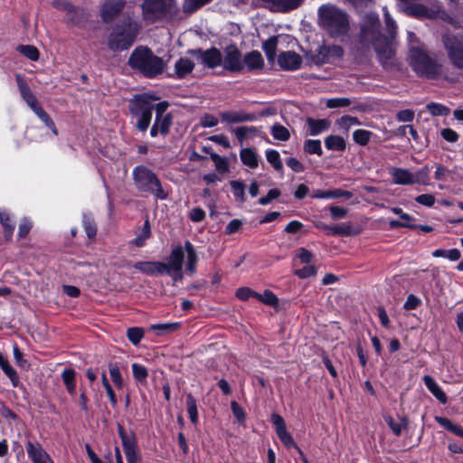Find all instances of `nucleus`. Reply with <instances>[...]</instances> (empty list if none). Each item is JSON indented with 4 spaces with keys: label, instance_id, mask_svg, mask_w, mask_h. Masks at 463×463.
<instances>
[{
    "label": "nucleus",
    "instance_id": "412c9836",
    "mask_svg": "<svg viewBox=\"0 0 463 463\" xmlns=\"http://www.w3.org/2000/svg\"><path fill=\"white\" fill-rule=\"evenodd\" d=\"M306 122L308 127L309 135L311 136L320 135L326 131L331 126V122L327 118L315 119L307 118Z\"/></svg>",
    "mask_w": 463,
    "mask_h": 463
},
{
    "label": "nucleus",
    "instance_id": "cd10ccee",
    "mask_svg": "<svg viewBox=\"0 0 463 463\" xmlns=\"http://www.w3.org/2000/svg\"><path fill=\"white\" fill-rule=\"evenodd\" d=\"M325 146L328 150L344 151L346 147L345 140L335 135H330L325 138Z\"/></svg>",
    "mask_w": 463,
    "mask_h": 463
},
{
    "label": "nucleus",
    "instance_id": "052dcab7",
    "mask_svg": "<svg viewBox=\"0 0 463 463\" xmlns=\"http://www.w3.org/2000/svg\"><path fill=\"white\" fill-rule=\"evenodd\" d=\"M271 133L279 140H287L289 135L288 129L281 125H274L271 128Z\"/></svg>",
    "mask_w": 463,
    "mask_h": 463
},
{
    "label": "nucleus",
    "instance_id": "8fccbe9b",
    "mask_svg": "<svg viewBox=\"0 0 463 463\" xmlns=\"http://www.w3.org/2000/svg\"><path fill=\"white\" fill-rule=\"evenodd\" d=\"M172 118L169 114L164 117L156 118L155 123L158 124L157 127L160 129V134L166 135L171 126Z\"/></svg>",
    "mask_w": 463,
    "mask_h": 463
},
{
    "label": "nucleus",
    "instance_id": "864d4df0",
    "mask_svg": "<svg viewBox=\"0 0 463 463\" xmlns=\"http://www.w3.org/2000/svg\"><path fill=\"white\" fill-rule=\"evenodd\" d=\"M260 302L265 305L273 307L274 308H277L278 305H279V298L276 297V295L272 291L266 289L262 293V298H261Z\"/></svg>",
    "mask_w": 463,
    "mask_h": 463
},
{
    "label": "nucleus",
    "instance_id": "7c9ffc66",
    "mask_svg": "<svg viewBox=\"0 0 463 463\" xmlns=\"http://www.w3.org/2000/svg\"><path fill=\"white\" fill-rule=\"evenodd\" d=\"M75 376L76 373L73 369H65L61 373L62 381L71 395H74L76 392Z\"/></svg>",
    "mask_w": 463,
    "mask_h": 463
},
{
    "label": "nucleus",
    "instance_id": "bb28decb",
    "mask_svg": "<svg viewBox=\"0 0 463 463\" xmlns=\"http://www.w3.org/2000/svg\"><path fill=\"white\" fill-rule=\"evenodd\" d=\"M284 40V36H273L268 39L265 43H263V51L266 53V56L269 61H273L276 55V48L279 42Z\"/></svg>",
    "mask_w": 463,
    "mask_h": 463
},
{
    "label": "nucleus",
    "instance_id": "79ce46f5",
    "mask_svg": "<svg viewBox=\"0 0 463 463\" xmlns=\"http://www.w3.org/2000/svg\"><path fill=\"white\" fill-rule=\"evenodd\" d=\"M131 367L134 378L141 383H145L148 376L147 369L137 363L132 364Z\"/></svg>",
    "mask_w": 463,
    "mask_h": 463
},
{
    "label": "nucleus",
    "instance_id": "603ef678",
    "mask_svg": "<svg viewBox=\"0 0 463 463\" xmlns=\"http://www.w3.org/2000/svg\"><path fill=\"white\" fill-rule=\"evenodd\" d=\"M127 336L133 345H137L144 337V331L139 327H131L128 329Z\"/></svg>",
    "mask_w": 463,
    "mask_h": 463
},
{
    "label": "nucleus",
    "instance_id": "dca6fc26",
    "mask_svg": "<svg viewBox=\"0 0 463 463\" xmlns=\"http://www.w3.org/2000/svg\"><path fill=\"white\" fill-rule=\"evenodd\" d=\"M195 67L194 61L186 56L180 57L174 65V73L171 77L181 80L191 74Z\"/></svg>",
    "mask_w": 463,
    "mask_h": 463
},
{
    "label": "nucleus",
    "instance_id": "09e8293b",
    "mask_svg": "<svg viewBox=\"0 0 463 463\" xmlns=\"http://www.w3.org/2000/svg\"><path fill=\"white\" fill-rule=\"evenodd\" d=\"M109 373H110V376H111V379H112L114 384L118 388H122L123 387V380H122L121 373L119 372V368L118 367V365L116 364L110 363L109 364Z\"/></svg>",
    "mask_w": 463,
    "mask_h": 463
},
{
    "label": "nucleus",
    "instance_id": "0eeeda50",
    "mask_svg": "<svg viewBox=\"0 0 463 463\" xmlns=\"http://www.w3.org/2000/svg\"><path fill=\"white\" fill-rule=\"evenodd\" d=\"M410 65L421 77L435 79L442 74V65L430 57L420 47H412L410 51Z\"/></svg>",
    "mask_w": 463,
    "mask_h": 463
},
{
    "label": "nucleus",
    "instance_id": "de8ad7c7",
    "mask_svg": "<svg viewBox=\"0 0 463 463\" xmlns=\"http://www.w3.org/2000/svg\"><path fill=\"white\" fill-rule=\"evenodd\" d=\"M211 1L212 0H184L183 10L185 13H192Z\"/></svg>",
    "mask_w": 463,
    "mask_h": 463
},
{
    "label": "nucleus",
    "instance_id": "9b49d317",
    "mask_svg": "<svg viewBox=\"0 0 463 463\" xmlns=\"http://www.w3.org/2000/svg\"><path fill=\"white\" fill-rule=\"evenodd\" d=\"M430 168L425 165L419 169L417 172L412 173L406 168H393L391 172L392 176V182L395 184L400 185H411V184H430Z\"/></svg>",
    "mask_w": 463,
    "mask_h": 463
},
{
    "label": "nucleus",
    "instance_id": "f8f14e48",
    "mask_svg": "<svg viewBox=\"0 0 463 463\" xmlns=\"http://www.w3.org/2000/svg\"><path fill=\"white\" fill-rule=\"evenodd\" d=\"M188 53L194 55L197 60L209 69H214L222 62V54L217 48L208 50L194 49L189 50Z\"/></svg>",
    "mask_w": 463,
    "mask_h": 463
},
{
    "label": "nucleus",
    "instance_id": "f704fd0d",
    "mask_svg": "<svg viewBox=\"0 0 463 463\" xmlns=\"http://www.w3.org/2000/svg\"><path fill=\"white\" fill-rule=\"evenodd\" d=\"M185 403L190 420L196 424L198 422V411L195 398L191 393L187 394Z\"/></svg>",
    "mask_w": 463,
    "mask_h": 463
},
{
    "label": "nucleus",
    "instance_id": "0e129e2a",
    "mask_svg": "<svg viewBox=\"0 0 463 463\" xmlns=\"http://www.w3.org/2000/svg\"><path fill=\"white\" fill-rule=\"evenodd\" d=\"M295 274L300 279H306L317 274V269L313 265L305 266L303 269H296Z\"/></svg>",
    "mask_w": 463,
    "mask_h": 463
},
{
    "label": "nucleus",
    "instance_id": "13d9d810",
    "mask_svg": "<svg viewBox=\"0 0 463 463\" xmlns=\"http://www.w3.org/2000/svg\"><path fill=\"white\" fill-rule=\"evenodd\" d=\"M351 104L348 98H333L326 100V107L329 109L344 108Z\"/></svg>",
    "mask_w": 463,
    "mask_h": 463
},
{
    "label": "nucleus",
    "instance_id": "c9c22d12",
    "mask_svg": "<svg viewBox=\"0 0 463 463\" xmlns=\"http://www.w3.org/2000/svg\"><path fill=\"white\" fill-rule=\"evenodd\" d=\"M303 148H304L305 153L309 154V155L316 154L319 156H321L323 155L321 142L318 139H307L304 142Z\"/></svg>",
    "mask_w": 463,
    "mask_h": 463
},
{
    "label": "nucleus",
    "instance_id": "6e6552de",
    "mask_svg": "<svg viewBox=\"0 0 463 463\" xmlns=\"http://www.w3.org/2000/svg\"><path fill=\"white\" fill-rule=\"evenodd\" d=\"M133 180L137 189L142 193L154 194L159 200H165L167 193L163 189L156 174L144 165L133 169Z\"/></svg>",
    "mask_w": 463,
    "mask_h": 463
},
{
    "label": "nucleus",
    "instance_id": "680f3d73",
    "mask_svg": "<svg viewBox=\"0 0 463 463\" xmlns=\"http://www.w3.org/2000/svg\"><path fill=\"white\" fill-rule=\"evenodd\" d=\"M312 198L316 199H331V198H337V189L334 190H316L312 194Z\"/></svg>",
    "mask_w": 463,
    "mask_h": 463
},
{
    "label": "nucleus",
    "instance_id": "f257e3e1",
    "mask_svg": "<svg viewBox=\"0 0 463 463\" xmlns=\"http://www.w3.org/2000/svg\"><path fill=\"white\" fill-rule=\"evenodd\" d=\"M380 28L378 14L373 12L365 14L360 24L358 43L363 52L373 48L379 62L387 68L393 64L395 50L393 40L383 36Z\"/></svg>",
    "mask_w": 463,
    "mask_h": 463
},
{
    "label": "nucleus",
    "instance_id": "a18cd8bd",
    "mask_svg": "<svg viewBox=\"0 0 463 463\" xmlns=\"http://www.w3.org/2000/svg\"><path fill=\"white\" fill-rule=\"evenodd\" d=\"M0 222L4 226L5 236L10 238L14 232V226L11 223L10 216L7 212L0 211Z\"/></svg>",
    "mask_w": 463,
    "mask_h": 463
},
{
    "label": "nucleus",
    "instance_id": "4d7b16f0",
    "mask_svg": "<svg viewBox=\"0 0 463 463\" xmlns=\"http://www.w3.org/2000/svg\"><path fill=\"white\" fill-rule=\"evenodd\" d=\"M452 175V172L442 165H436V171L434 173V177L438 181H447Z\"/></svg>",
    "mask_w": 463,
    "mask_h": 463
},
{
    "label": "nucleus",
    "instance_id": "a878e982",
    "mask_svg": "<svg viewBox=\"0 0 463 463\" xmlns=\"http://www.w3.org/2000/svg\"><path fill=\"white\" fill-rule=\"evenodd\" d=\"M221 118L227 123H240L250 121L253 118V116L242 112L225 111L221 113Z\"/></svg>",
    "mask_w": 463,
    "mask_h": 463
},
{
    "label": "nucleus",
    "instance_id": "2f4dec72",
    "mask_svg": "<svg viewBox=\"0 0 463 463\" xmlns=\"http://www.w3.org/2000/svg\"><path fill=\"white\" fill-rule=\"evenodd\" d=\"M266 7L273 12H288L289 0H260Z\"/></svg>",
    "mask_w": 463,
    "mask_h": 463
},
{
    "label": "nucleus",
    "instance_id": "58836bf2",
    "mask_svg": "<svg viewBox=\"0 0 463 463\" xmlns=\"http://www.w3.org/2000/svg\"><path fill=\"white\" fill-rule=\"evenodd\" d=\"M372 136L373 133L369 130L356 129L353 133V139L356 144L360 146H366L369 143Z\"/></svg>",
    "mask_w": 463,
    "mask_h": 463
},
{
    "label": "nucleus",
    "instance_id": "e2e57ef3",
    "mask_svg": "<svg viewBox=\"0 0 463 463\" xmlns=\"http://www.w3.org/2000/svg\"><path fill=\"white\" fill-rule=\"evenodd\" d=\"M415 201L424 206L432 207L436 202L434 195L430 194H423L415 197Z\"/></svg>",
    "mask_w": 463,
    "mask_h": 463
},
{
    "label": "nucleus",
    "instance_id": "6ab92c4d",
    "mask_svg": "<svg viewBox=\"0 0 463 463\" xmlns=\"http://www.w3.org/2000/svg\"><path fill=\"white\" fill-rule=\"evenodd\" d=\"M134 268L148 276L162 275L165 269V263L161 261H137Z\"/></svg>",
    "mask_w": 463,
    "mask_h": 463
},
{
    "label": "nucleus",
    "instance_id": "4c0bfd02",
    "mask_svg": "<svg viewBox=\"0 0 463 463\" xmlns=\"http://www.w3.org/2000/svg\"><path fill=\"white\" fill-rule=\"evenodd\" d=\"M180 327V323H165V324H155L150 326V329L156 331L157 335H162L164 334L174 332Z\"/></svg>",
    "mask_w": 463,
    "mask_h": 463
},
{
    "label": "nucleus",
    "instance_id": "423d86ee",
    "mask_svg": "<svg viewBox=\"0 0 463 463\" xmlns=\"http://www.w3.org/2000/svg\"><path fill=\"white\" fill-rule=\"evenodd\" d=\"M140 29L139 22L128 17L121 25H117L110 33L108 46L113 52L128 49L134 43Z\"/></svg>",
    "mask_w": 463,
    "mask_h": 463
},
{
    "label": "nucleus",
    "instance_id": "bf43d9fd",
    "mask_svg": "<svg viewBox=\"0 0 463 463\" xmlns=\"http://www.w3.org/2000/svg\"><path fill=\"white\" fill-rule=\"evenodd\" d=\"M231 187L232 189V193L236 198H239L241 201H244L245 194H244V184L241 181H232L230 183Z\"/></svg>",
    "mask_w": 463,
    "mask_h": 463
},
{
    "label": "nucleus",
    "instance_id": "f3484780",
    "mask_svg": "<svg viewBox=\"0 0 463 463\" xmlns=\"http://www.w3.org/2000/svg\"><path fill=\"white\" fill-rule=\"evenodd\" d=\"M30 109L35 113V115L44 123V125L51 129V131L57 136L58 130L55 127L54 122L50 116L44 111L42 106L39 104L36 97L25 101Z\"/></svg>",
    "mask_w": 463,
    "mask_h": 463
},
{
    "label": "nucleus",
    "instance_id": "ea45409f",
    "mask_svg": "<svg viewBox=\"0 0 463 463\" xmlns=\"http://www.w3.org/2000/svg\"><path fill=\"white\" fill-rule=\"evenodd\" d=\"M17 51L33 61H37L40 56L38 49L33 45H19Z\"/></svg>",
    "mask_w": 463,
    "mask_h": 463
},
{
    "label": "nucleus",
    "instance_id": "a19ab883",
    "mask_svg": "<svg viewBox=\"0 0 463 463\" xmlns=\"http://www.w3.org/2000/svg\"><path fill=\"white\" fill-rule=\"evenodd\" d=\"M211 158L214 162L215 168L219 173L223 174L229 172V162L226 157L220 156L216 153H212Z\"/></svg>",
    "mask_w": 463,
    "mask_h": 463
},
{
    "label": "nucleus",
    "instance_id": "f03ea898",
    "mask_svg": "<svg viewBox=\"0 0 463 463\" xmlns=\"http://www.w3.org/2000/svg\"><path fill=\"white\" fill-rule=\"evenodd\" d=\"M319 25L332 38L344 41L351 31L350 17L346 12L333 5H323L318 9Z\"/></svg>",
    "mask_w": 463,
    "mask_h": 463
},
{
    "label": "nucleus",
    "instance_id": "338daca9",
    "mask_svg": "<svg viewBox=\"0 0 463 463\" xmlns=\"http://www.w3.org/2000/svg\"><path fill=\"white\" fill-rule=\"evenodd\" d=\"M324 52L329 54V58L339 59L344 54V49L339 45L325 46Z\"/></svg>",
    "mask_w": 463,
    "mask_h": 463
},
{
    "label": "nucleus",
    "instance_id": "473e14b6",
    "mask_svg": "<svg viewBox=\"0 0 463 463\" xmlns=\"http://www.w3.org/2000/svg\"><path fill=\"white\" fill-rule=\"evenodd\" d=\"M150 236H151L150 225H149V222L146 220L144 223L142 230L136 236V238L133 239L131 243L137 247H143L145 245L146 241L147 239H149Z\"/></svg>",
    "mask_w": 463,
    "mask_h": 463
},
{
    "label": "nucleus",
    "instance_id": "c756f323",
    "mask_svg": "<svg viewBox=\"0 0 463 463\" xmlns=\"http://www.w3.org/2000/svg\"><path fill=\"white\" fill-rule=\"evenodd\" d=\"M360 232L359 230H355L350 223H341L335 226H331L329 235H340V236H352L356 235Z\"/></svg>",
    "mask_w": 463,
    "mask_h": 463
},
{
    "label": "nucleus",
    "instance_id": "49530a36",
    "mask_svg": "<svg viewBox=\"0 0 463 463\" xmlns=\"http://www.w3.org/2000/svg\"><path fill=\"white\" fill-rule=\"evenodd\" d=\"M256 132V128L249 126H242L234 129L235 136L241 142H242L243 139L255 135Z\"/></svg>",
    "mask_w": 463,
    "mask_h": 463
},
{
    "label": "nucleus",
    "instance_id": "774afa93",
    "mask_svg": "<svg viewBox=\"0 0 463 463\" xmlns=\"http://www.w3.org/2000/svg\"><path fill=\"white\" fill-rule=\"evenodd\" d=\"M396 118L400 122H411L414 118V111L411 109H403L397 113Z\"/></svg>",
    "mask_w": 463,
    "mask_h": 463
},
{
    "label": "nucleus",
    "instance_id": "6e6d98bb",
    "mask_svg": "<svg viewBox=\"0 0 463 463\" xmlns=\"http://www.w3.org/2000/svg\"><path fill=\"white\" fill-rule=\"evenodd\" d=\"M427 109L432 116H446L449 112L447 107L439 103H430L427 105Z\"/></svg>",
    "mask_w": 463,
    "mask_h": 463
},
{
    "label": "nucleus",
    "instance_id": "72a5a7b5",
    "mask_svg": "<svg viewBox=\"0 0 463 463\" xmlns=\"http://www.w3.org/2000/svg\"><path fill=\"white\" fill-rule=\"evenodd\" d=\"M406 11L408 14L413 17H430V10L421 4L411 5Z\"/></svg>",
    "mask_w": 463,
    "mask_h": 463
},
{
    "label": "nucleus",
    "instance_id": "2eb2a0df",
    "mask_svg": "<svg viewBox=\"0 0 463 463\" xmlns=\"http://www.w3.org/2000/svg\"><path fill=\"white\" fill-rule=\"evenodd\" d=\"M28 457L33 463H53L51 457L39 442L28 440L25 444Z\"/></svg>",
    "mask_w": 463,
    "mask_h": 463
},
{
    "label": "nucleus",
    "instance_id": "5701e85b",
    "mask_svg": "<svg viewBox=\"0 0 463 463\" xmlns=\"http://www.w3.org/2000/svg\"><path fill=\"white\" fill-rule=\"evenodd\" d=\"M423 382L427 387V389L432 393V395L442 404L447 403L448 398L445 392L441 390L439 384L435 382V380L430 376H423Z\"/></svg>",
    "mask_w": 463,
    "mask_h": 463
},
{
    "label": "nucleus",
    "instance_id": "c85d7f7f",
    "mask_svg": "<svg viewBox=\"0 0 463 463\" xmlns=\"http://www.w3.org/2000/svg\"><path fill=\"white\" fill-rule=\"evenodd\" d=\"M240 156L245 165L250 168H256L258 166V155L251 148H242Z\"/></svg>",
    "mask_w": 463,
    "mask_h": 463
},
{
    "label": "nucleus",
    "instance_id": "7ed1b4c3",
    "mask_svg": "<svg viewBox=\"0 0 463 463\" xmlns=\"http://www.w3.org/2000/svg\"><path fill=\"white\" fill-rule=\"evenodd\" d=\"M184 253L186 254V269L191 274L196 271L198 255L194 245L186 241L184 242V248L182 246H176L172 249L168 258V262L165 263V269L164 273L167 274L175 280L182 279V268L184 259Z\"/></svg>",
    "mask_w": 463,
    "mask_h": 463
},
{
    "label": "nucleus",
    "instance_id": "e433bc0d",
    "mask_svg": "<svg viewBox=\"0 0 463 463\" xmlns=\"http://www.w3.org/2000/svg\"><path fill=\"white\" fill-rule=\"evenodd\" d=\"M18 90L20 94L24 101H27L33 98H34V94L31 90L30 87L26 83V81L23 79L21 75H16L15 77Z\"/></svg>",
    "mask_w": 463,
    "mask_h": 463
},
{
    "label": "nucleus",
    "instance_id": "20e7f679",
    "mask_svg": "<svg viewBox=\"0 0 463 463\" xmlns=\"http://www.w3.org/2000/svg\"><path fill=\"white\" fill-rule=\"evenodd\" d=\"M128 65L146 78H156L165 69L161 57L156 56L147 47L136 48L129 56Z\"/></svg>",
    "mask_w": 463,
    "mask_h": 463
},
{
    "label": "nucleus",
    "instance_id": "393cba45",
    "mask_svg": "<svg viewBox=\"0 0 463 463\" xmlns=\"http://www.w3.org/2000/svg\"><path fill=\"white\" fill-rule=\"evenodd\" d=\"M0 368L10 379L13 386L16 387L19 383V377L16 371L11 366L6 357L0 352Z\"/></svg>",
    "mask_w": 463,
    "mask_h": 463
},
{
    "label": "nucleus",
    "instance_id": "c03bdc74",
    "mask_svg": "<svg viewBox=\"0 0 463 463\" xmlns=\"http://www.w3.org/2000/svg\"><path fill=\"white\" fill-rule=\"evenodd\" d=\"M267 161L276 169L279 171L283 168L282 162L280 160V156L278 151L269 149L266 152Z\"/></svg>",
    "mask_w": 463,
    "mask_h": 463
},
{
    "label": "nucleus",
    "instance_id": "69168bd1",
    "mask_svg": "<svg viewBox=\"0 0 463 463\" xmlns=\"http://www.w3.org/2000/svg\"><path fill=\"white\" fill-rule=\"evenodd\" d=\"M421 300L420 298L416 297L413 294H411L408 296L404 305L403 308L406 310H412L417 308L419 306H420Z\"/></svg>",
    "mask_w": 463,
    "mask_h": 463
},
{
    "label": "nucleus",
    "instance_id": "ddd939ff",
    "mask_svg": "<svg viewBox=\"0 0 463 463\" xmlns=\"http://www.w3.org/2000/svg\"><path fill=\"white\" fill-rule=\"evenodd\" d=\"M118 433L128 463H140L142 457L138 450L137 443L134 435H128L123 430L122 427H119Z\"/></svg>",
    "mask_w": 463,
    "mask_h": 463
},
{
    "label": "nucleus",
    "instance_id": "3c124183",
    "mask_svg": "<svg viewBox=\"0 0 463 463\" xmlns=\"http://www.w3.org/2000/svg\"><path fill=\"white\" fill-rule=\"evenodd\" d=\"M337 125L340 128L348 131L349 128L354 125H360V121L357 118L352 116H344L337 120Z\"/></svg>",
    "mask_w": 463,
    "mask_h": 463
},
{
    "label": "nucleus",
    "instance_id": "4be33fe9",
    "mask_svg": "<svg viewBox=\"0 0 463 463\" xmlns=\"http://www.w3.org/2000/svg\"><path fill=\"white\" fill-rule=\"evenodd\" d=\"M52 5L58 9L66 12L68 17L67 19L73 24H78L79 20L77 18L80 11L71 4L63 0H53L52 2Z\"/></svg>",
    "mask_w": 463,
    "mask_h": 463
},
{
    "label": "nucleus",
    "instance_id": "37998d69",
    "mask_svg": "<svg viewBox=\"0 0 463 463\" xmlns=\"http://www.w3.org/2000/svg\"><path fill=\"white\" fill-rule=\"evenodd\" d=\"M83 227L89 238H94L96 236L97 226L91 215H83Z\"/></svg>",
    "mask_w": 463,
    "mask_h": 463
},
{
    "label": "nucleus",
    "instance_id": "a211bd4d",
    "mask_svg": "<svg viewBox=\"0 0 463 463\" xmlns=\"http://www.w3.org/2000/svg\"><path fill=\"white\" fill-rule=\"evenodd\" d=\"M125 0H108L102 6L101 16L105 22L112 21L124 8Z\"/></svg>",
    "mask_w": 463,
    "mask_h": 463
},
{
    "label": "nucleus",
    "instance_id": "9d476101",
    "mask_svg": "<svg viewBox=\"0 0 463 463\" xmlns=\"http://www.w3.org/2000/svg\"><path fill=\"white\" fill-rule=\"evenodd\" d=\"M441 41L451 64L463 70V32H447Z\"/></svg>",
    "mask_w": 463,
    "mask_h": 463
},
{
    "label": "nucleus",
    "instance_id": "5fc2aeb1",
    "mask_svg": "<svg viewBox=\"0 0 463 463\" xmlns=\"http://www.w3.org/2000/svg\"><path fill=\"white\" fill-rule=\"evenodd\" d=\"M383 15H384V21H385L386 29H387L388 33L390 35L388 38L392 40V38H393V36L395 34V32H396L395 21L391 17V15L388 13L386 7L383 8Z\"/></svg>",
    "mask_w": 463,
    "mask_h": 463
},
{
    "label": "nucleus",
    "instance_id": "39448f33",
    "mask_svg": "<svg viewBox=\"0 0 463 463\" xmlns=\"http://www.w3.org/2000/svg\"><path fill=\"white\" fill-rule=\"evenodd\" d=\"M140 7L148 24L173 21L179 14L177 0H144Z\"/></svg>",
    "mask_w": 463,
    "mask_h": 463
},
{
    "label": "nucleus",
    "instance_id": "b1692460",
    "mask_svg": "<svg viewBox=\"0 0 463 463\" xmlns=\"http://www.w3.org/2000/svg\"><path fill=\"white\" fill-rule=\"evenodd\" d=\"M271 422L275 427L276 432L281 441L288 446L289 444V436L287 433V427L285 420L276 413H273L270 417Z\"/></svg>",
    "mask_w": 463,
    "mask_h": 463
},
{
    "label": "nucleus",
    "instance_id": "4468645a",
    "mask_svg": "<svg viewBox=\"0 0 463 463\" xmlns=\"http://www.w3.org/2000/svg\"><path fill=\"white\" fill-rule=\"evenodd\" d=\"M222 65L229 71L239 72L244 69L242 56L237 46L230 45L224 49Z\"/></svg>",
    "mask_w": 463,
    "mask_h": 463
},
{
    "label": "nucleus",
    "instance_id": "1a4fd4ad",
    "mask_svg": "<svg viewBox=\"0 0 463 463\" xmlns=\"http://www.w3.org/2000/svg\"><path fill=\"white\" fill-rule=\"evenodd\" d=\"M153 97L147 94L136 95L129 101V111L137 119L136 128L141 132L147 130L154 110Z\"/></svg>",
    "mask_w": 463,
    "mask_h": 463
},
{
    "label": "nucleus",
    "instance_id": "aec40b11",
    "mask_svg": "<svg viewBox=\"0 0 463 463\" xmlns=\"http://www.w3.org/2000/svg\"><path fill=\"white\" fill-rule=\"evenodd\" d=\"M244 68L249 71L259 70L264 66V60L261 53L258 51H251L242 58Z\"/></svg>",
    "mask_w": 463,
    "mask_h": 463
}]
</instances>
